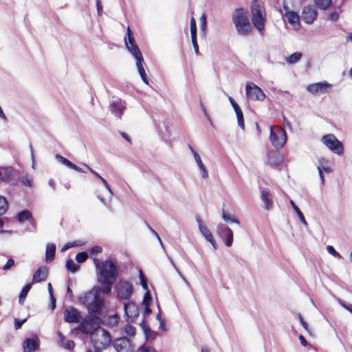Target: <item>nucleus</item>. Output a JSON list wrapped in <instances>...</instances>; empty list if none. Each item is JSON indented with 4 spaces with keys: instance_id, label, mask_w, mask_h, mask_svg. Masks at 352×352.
I'll list each match as a JSON object with an SVG mask.
<instances>
[{
    "instance_id": "nucleus-1",
    "label": "nucleus",
    "mask_w": 352,
    "mask_h": 352,
    "mask_svg": "<svg viewBox=\"0 0 352 352\" xmlns=\"http://www.w3.org/2000/svg\"><path fill=\"white\" fill-rule=\"evenodd\" d=\"M94 263L96 268L98 280L101 285V292L109 294L118 275L116 265L110 260L100 261L97 258H94Z\"/></svg>"
},
{
    "instance_id": "nucleus-2",
    "label": "nucleus",
    "mask_w": 352,
    "mask_h": 352,
    "mask_svg": "<svg viewBox=\"0 0 352 352\" xmlns=\"http://www.w3.org/2000/svg\"><path fill=\"white\" fill-rule=\"evenodd\" d=\"M100 287H94L78 297L79 302L87 309L88 314L100 315L104 308L103 298L100 296Z\"/></svg>"
},
{
    "instance_id": "nucleus-3",
    "label": "nucleus",
    "mask_w": 352,
    "mask_h": 352,
    "mask_svg": "<svg viewBox=\"0 0 352 352\" xmlns=\"http://www.w3.org/2000/svg\"><path fill=\"white\" fill-rule=\"evenodd\" d=\"M232 18L236 32L240 36H245L250 33L252 28L249 21L247 10L243 8L235 9Z\"/></svg>"
},
{
    "instance_id": "nucleus-4",
    "label": "nucleus",
    "mask_w": 352,
    "mask_h": 352,
    "mask_svg": "<svg viewBox=\"0 0 352 352\" xmlns=\"http://www.w3.org/2000/svg\"><path fill=\"white\" fill-rule=\"evenodd\" d=\"M251 13L252 24L263 35L265 23V10L263 3L258 0H253L251 3Z\"/></svg>"
},
{
    "instance_id": "nucleus-5",
    "label": "nucleus",
    "mask_w": 352,
    "mask_h": 352,
    "mask_svg": "<svg viewBox=\"0 0 352 352\" xmlns=\"http://www.w3.org/2000/svg\"><path fill=\"white\" fill-rule=\"evenodd\" d=\"M102 323L101 318L96 315L89 314L82 318L77 329L84 334H94Z\"/></svg>"
},
{
    "instance_id": "nucleus-6",
    "label": "nucleus",
    "mask_w": 352,
    "mask_h": 352,
    "mask_svg": "<svg viewBox=\"0 0 352 352\" xmlns=\"http://www.w3.org/2000/svg\"><path fill=\"white\" fill-rule=\"evenodd\" d=\"M270 141L276 149L282 148L287 142V133L285 130L280 126H271Z\"/></svg>"
},
{
    "instance_id": "nucleus-7",
    "label": "nucleus",
    "mask_w": 352,
    "mask_h": 352,
    "mask_svg": "<svg viewBox=\"0 0 352 352\" xmlns=\"http://www.w3.org/2000/svg\"><path fill=\"white\" fill-rule=\"evenodd\" d=\"M91 342L94 348L105 349L111 342V336L106 329H101L98 333L92 337Z\"/></svg>"
},
{
    "instance_id": "nucleus-8",
    "label": "nucleus",
    "mask_w": 352,
    "mask_h": 352,
    "mask_svg": "<svg viewBox=\"0 0 352 352\" xmlns=\"http://www.w3.org/2000/svg\"><path fill=\"white\" fill-rule=\"evenodd\" d=\"M322 142L331 151L338 155L343 153L342 144L333 134L325 135L322 138Z\"/></svg>"
},
{
    "instance_id": "nucleus-9",
    "label": "nucleus",
    "mask_w": 352,
    "mask_h": 352,
    "mask_svg": "<svg viewBox=\"0 0 352 352\" xmlns=\"http://www.w3.org/2000/svg\"><path fill=\"white\" fill-rule=\"evenodd\" d=\"M245 92L247 98L253 101H263L266 97L263 90L252 82H247Z\"/></svg>"
},
{
    "instance_id": "nucleus-10",
    "label": "nucleus",
    "mask_w": 352,
    "mask_h": 352,
    "mask_svg": "<svg viewBox=\"0 0 352 352\" xmlns=\"http://www.w3.org/2000/svg\"><path fill=\"white\" fill-rule=\"evenodd\" d=\"M133 285L126 280L120 281L116 286L117 296L119 299L128 300L133 294Z\"/></svg>"
},
{
    "instance_id": "nucleus-11",
    "label": "nucleus",
    "mask_w": 352,
    "mask_h": 352,
    "mask_svg": "<svg viewBox=\"0 0 352 352\" xmlns=\"http://www.w3.org/2000/svg\"><path fill=\"white\" fill-rule=\"evenodd\" d=\"M332 89V85L327 81L312 83L307 87V90L313 95L327 94Z\"/></svg>"
},
{
    "instance_id": "nucleus-12",
    "label": "nucleus",
    "mask_w": 352,
    "mask_h": 352,
    "mask_svg": "<svg viewBox=\"0 0 352 352\" xmlns=\"http://www.w3.org/2000/svg\"><path fill=\"white\" fill-rule=\"evenodd\" d=\"M217 234L225 241L227 247H230L233 243V232L226 225L219 223L217 227Z\"/></svg>"
},
{
    "instance_id": "nucleus-13",
    "label": "nucleus",
    "mask_w": 352,
    "mask_h": 352,
    "mask_svg": "<svg viewBox=\"0 0 352 352\" xmlns=\"http://www.w3.org/2000/svg\"><path fill=\"white\" fill-rule=\"evenodd\" d=\"M302 20L307 24H312L318 17L317 8L313 5L304 7L301 14Z\"/></svg>"
},
{
    "instance_id": "nucleus-14",
    "label": "nucleus",
    "mask_w": 352,
    "mask_h": 352,
    "mask_svg": "<svg viewBox=\"0 0 352 352\" xmlns=\"http://www.w3.org/2000/svg\"><path fill=\"white\" fill-rule=\"evenodd\" d=\"M63 318L66 322L78 323L82 319V315L78 309L69 307L64 310Z\"/></svg>"
},
{
    "instance_id": "nucleus-15",
    "label": "nucleus",
    "mask_w": 352,
    "mask_h": 352,
    "mask_svg": "<svg viewBox=\"0 0 352 352\" xmlns=\"http://www.w3.org/2000/svg\"><path fill=\"white\" fill-rule=\"evenodd\" d=\"M113 345L117 352H133V349L129 338L122 337L116 339Z\"/></svg>"
},
{
    "instance_id": "nucleus-16",
    "label": "nucleus",
    "mask_w": 352,
    "mask_h": 352,
    "mask_svg": "<svg viewBox=\"0 0 352 352\" xmlns=\"http://www.w3.org/2000/svg\"><path fill=\"white\" fill-rule=\"evenodd\" d=\"M124 309L127 321H134L139 315V308L138 305L131 301L124 303Z\"/></svg>"
},
{
    "instance_id": "nucleus-17",
    "label": "nucleus",
    "mask_w": 352,
    "mask_h": 352,
    "mask_svg": "<svg viewBox=\"0 0 352 352\" xmlns=\"http://www.w3.org/2000/svg\"><path fill=\"white\" fill-rule=\"evenodd\" d=\"M196 221L198 225L199 230L205 239L208 241L215 250L217 248V244L214 239L213 235L208 227L203 223L202 220L199 217H196Z\"/></svg>"
},
{
    "instance_id": "nucleus-18",
    "label": "nucleus",
    "mask_w": 352,
    "mask_h": 352,
    "mask_svg": "<svg viewBox=\"0 0 352 352\" xmlns=\"http://www.w3.org/2000/svg\"><path fill=\"white\" fill-rule=\"evenodd\" d=\"M125 109V102L119 98L113 101L109 105L111 112L118 118H121Z\"/></svg>"
},
{
    "instance_id": "nucleus-19",
    "label": "nucleus",
    "mask_w": 352,
    "mask_h": 352,
    "mask_svg": "<svg viewBox=\"0 0 352 352\" xmlns=\"http://www.w3.org/2000/svg\"><path fill=\"white\" fill-rule=\"evenodd\" d=\"M188 148H189L190 152L192 153V154L194 157V159L199 167V169L201 172V177L204 179L208 178V170H207L205 165L202 162V160H201L199 155L195 151V150L193 148V147L190 144H188Z\"/></svg>"
},
{
    "instance_id": "nucleus-20",
    "label": "nucleus",
    "mask_w": 352,
    "mask_h": 352,
    "mask_svg": "<svg viewBox=\"0 0 352 352\" xmlns=\"http://www.w3.org/2000/svg\"><path fill=\"white\" fill-rule=\"evenodd\" d=\"M40 342L38 338H26L23 344L24 352H34L38 349Z\"/></svg>"
},
{
    "instance_id": "nucleus-21",
    "label": "nucleus",
    "mask_w": 352,
    "mask_h": 352,
    "mask_svg": "<svg viewBox=\"0 0 352 352\" xmlns=\"http://www.w3.org/2000/svg\"><path fill=\"white\" fill-rule=\"evenodd\" d=\"M268 162L271 166H277L283 162V156L277 151H270L267 154Z\"/></svg>"
},
{
    "instance_id": "nucleus-22",
    "label": "nucleus",
    "mask_w": 352,
    "mask_h": 352,
    "mask_svg": "<svg viewBox=\"0 0 352 352\" xmlns=\"http://www.w3.org/2000/svg\"><path fill=\"white\" fill-rule=\"evenodd\" d=\"M190 34H191V41L193 45V48L195 50V52L198 54L199 52V46L197 41V26L196 21L195 19L192 17L190 19Z\"/></svg>"
},
{
    "instance_id": "nucleus-23",
    "label": "nucleus",
    "mask_w": 352,
    "mask_h": 352,
    "mask_svg": "<svg viewBox=\"0 0 352 352\" xmlns=\"http://www.w3.org/2000/svg\"><path fill=\"white\" fill-rule=\"evenodd\" d=\"M261 199L265 204L267 210H270L273 204L272 195L268 189H264L261 192Z\"/></svg>"
},
{
    "instance_id": "nucleus-24",
    "label": "nucleus",
    "mask_w": 352,
    "mask_h": 352,
    "mask_svg": "<svg viewBox=\"0 0 352 352\" xmlns=\"http://www.w3.org/2000/svg\"><path fill=\"white\" fill-rule=\"evenodd\" d=\"M126 48L135 58L136 64L144 63V58L137 44L129 45Z\"/></svg>"
},
{
    "instance_id": "nucleus-25",
    "label": "nucleus",
    "mask_w": 352,
    "mask_h": 352,
    "mask_svg": "<svg viewBox=\"0 0 352 352\" xmlns=\"http://www.w3.org/2000/svg\"><path fill=\"white\" fill-rule=\"evenodd\" d=\"M285 16L291 25L294 27L300 26V17L297 12L294 11H286Z\"/></svg>"
},
{
    "instance_id": "nucleus-26",
    "label": "nucleus",
    "mask_w": 352,
    "mask_h": 352,
    "mask_svg": "<svg viewBox=\"0 0 352 352\" xmlns=\"http://www.w3.org/2000/svg\"><path fill=\"white\" fill-rule=\"evenodd\" d=\"M163 126L165 130L164 131L162 129L160 124L157 125V128L158 129L159 134L163 141H164L165 142H169L170 138V132L168 130V126L165 122H163Z\"/></svg>"
},
{
    "instance_id": "nucleus-27",
    "label": "nucleus",
    "mask_w": 352,
    "mask_h": 352,
    "mask_svg": "<svg viewBox=\"0 0 352 352\" xmlns=\"http://www.w3.org/2000/svg\"><path fill=\"white\" fill-rule=\"evenodd\" d=\"M56 253V245L54 243H49L46 246L45 250V260L47 263H51Z\"/></svg>"
},
{
    "instance_id": "nucleus-28",
    "label": "nucleus",
    "mask_w": 352,
    "mask_h": 352,
    "mask_svg": "<svg viewBox=\"0 0 352 352\" xmlns=\"http://www.w3.org/2000/svg\"><path fill=\"white\" fill-rule=\"evenodd\" d=\"M57 335L58 337L60 344L68 350H72L75 346V343L73 340H66L63 334L58 331Z\"/></svg>"
},
{
    "instance_id": "nucleus-29",
    "label": "nucleus",
    "mask_w": 352,
    "mask_h": 352,
    "mask_svg": "<svg viewBox=\"0 0 352 352\" xmlns=\"http://www.w3.org/2000/svg\"><path fill=\"white\" fill-rule=\"evenodd\" d=\"M47 274L45 270H42L41 268L38 269L34 274L32 278V283H36L45 280L46 279Z\"/></svg>"
},
{
    "instance_id": "nucleus-30",
    "label": "nucleus",
    "mask_w": 352,
    "mask_h": 352,
    "mask_svg": "<svg viewBox=\"0 0 352 352\" xmlns=\"http://www.w3.org/2000/svg\"><path fill=\"white\" fill-rule=\"evenodd\" d=\"M314 2L316 7L322 10H328L332 4V0H314Z\"/></svg>"
},
{
    "instance_id": "nucleus-31",
    "label": "nucleus",
    "mask_w": 352,
    "mask_h": 352,
    "mask_svg": "<svg viewBox=\"0 0 352 352\" xmlns=\"http://www.w3.org/2000/svg\"><path fill=\"white\" fill-rule=\"evenodd\" d=\"M32 217V213L28 210H24L17 214L16 219L19 223H22L25 221L30 220Z\"/></svg>"
},
{
    "instance_id": "nucleus-32",
    "label": "nucleus",
    "mask_w": 352,
    "mask_h": 352,
    "mask_svg": "<svg viewBox=\"0 0 352 352\" xmlns=\"http://www.w3.org/2000/svg\"><path fill=\"white\" fill-rule=\"evenodd\" d=\"M290 204L292 207V208L294 209V210L296 212V213L297 214L300 221H301V223L305 225V226H307V222L304 217V214L303 213L300 211V210L299 209V208L296 206V204L294 203V201L293 200H290Z\"/></svg>"
},
{
    "instance_id": "nucleus-33",
    "label": "nucleus",
    "mask_w": 352,
    "mask_h": 352,
    "mask_svg": "<svg viewBox=\"0 0 352 352\" xmlns=\"http://www.w3.org/2000/svg\"><path fill=\"white\" fill-rule=\"evenodd\" d=\"M31 287H32V284H27L22 288L20 295H19V302L20 304H21V305L23 304L24 300H25L29 291L30 290Z\"/></svg>"
},
{
    "instance_id": "nucleus-34",
    "label": "nucleus",
    "mask_w": 352,
    "mask_h": 352,
    "mask_svg": "<svg viewBox=\"0 0 352 352\" xmlns=\"http://www.w3.org/2000/svg\"><path fill=\"white\" fill-rule=\"evenodd\" d=\"M319 166L321 168L322 170H323L327 173H329L332 171V168L331 166V162L324 158H320L319 160Z\"/></svg>"
},
{
    "instance_id": "nucleus-35",
    "label": "nucleus",
    "mask_w": 352,
    "mask_h": 352,
    "mask_svg": "<svg viewBox=\"0 0 352 352\" xmlns=\"http://www.w3.org/2000/svg\"><path fill=\"white\" fill-rule=\"evenodd\" d=\"M126 36H127V38H124L125 45L126 47L136 44L135 39H134L133 34L129 26L127 28Z\"/></svg>"
},
{
    "instance_id": "nucleus-36",
    "label": "nucleus",
    "mask_w": 352,
    "mask_h": 352,
    "mask_svg": "<svg viewBox=\"0 0 352 352\" xmlns=\"http://www.w3.org/2000/svg\"><path fill=\"white\" fill-rule=\"evenodd\" d=\"M136 66H137V68H138V73L142 80V81L146 84V85H148V80L146 77V72L144 70V68L143 67V63H138V64H136Z\"/></svg>"
},
{
    "instance_id": "nucleus-37",
    "label": "nucleus",
    "mask_w": 352,
    "mask_h": 352,
    "mask_svg": "<svg viewBox=\"0 0 352 352\" xmlns=\"http://www.w3.org/2000/svg\"><path fill=\"white\" fill-rule=\"evenodd\" d=\"M342 12L341 8L338 7L337 10L329 12L327 15V19L329 21L336 22L339 19L340 14Z\"/></svg>"
},
{
    "instance_id": "nucleus-38",
    "label": "nucleus",
    "mask_w": 352,
    "mask_h": 352,
    "mask_svg": "<svg viewBox=\"0 0 352 352\" xmlns=\"http://www.w3.org/2000/svg\"><path fill=\"white\" fill-rule=\"evenodd\" d=\"M123 333L129 337V338H133L135 336V333H136V329L135 328L131 325V324H127L126 325L124 328H123Z\"/></svg>"
},
{
    "instance_id": "nucleus-39",
    "label": "nucleus",
    "mask_w": 352,
    "mask_h": 352,
    "mask_svg": "<svg viewBox=\"0 0 352 352\" xmlns=\"http://www.w3.org/2000/svg\"><path fill=\"white\" fill-rule=\"evenodd\" d=\"M119 317L117 315L109 316L106 320V325L109 327H114L118 325Z\"/></svg>"
},
{
    "instance_id": "nucleus-40",
    "label": "nucleus",
    "mask_w": 352,
    "mask_h": 352,
    "mask_svg": "<svg viewBox=\"0 0 352 352\" xmlns=\"http://www.w3.org/2000/svg\"><path fill=\"white\" fill-rule=\"evenodd\" d=\"M66 268L68 271L75 273L79 270L80 267L72 259H68L66 261Z\"/></svg>"
},
{
    "instance_id": "nucleus-41",
    "label": "nucleus",
    "mask_w": 352,
    "mask_h": 352,
    "mask_svg": "<svg viewBox=\"0 0 352 352\" xmlns=\"http://www.w3.org/2000/svg\"><path fill=\"white\" fill-rule=\"evenodd\" d=\"M302 57V54L300 52H295L287 58L286 61L289 64H294L298 63Z\"/></svg>"
},
{
    "instance_id": "nucleus-42",
    "label": "nucleus",
    "mask_w": 352,
    "mask_h": 352,
    "mask_svg": "<svg viewBox=\"0 0 352 352\" xmlns=\"http://www.w3.org/2000/svg\"><path fill=\"white\" fill-rule=\"evenodd\" d=\"M8 209V201L3 196H0V216L6 212Z\"/></svg>"
},
{
    "instance_id": "nucleus-43",
    "label": "nucleus",
    "mask_w": 352,
    "mask_h": 352,
    "mask_svg": "<svg viewBox=\"0 0 352 352\" xmlns=\"http://www.w3.org/2000/svg\"><path fill=\"white\" fill-rule=\"evenodd\" d=\"M235 113H236V118H237V122H238V124L239 126L241 128V129H244V120H243V112L241 109L240 107L239 108H236L235 110H234Z\"/></svg>"
},
{
    "instance_id": "nucleus-44",
    "label": "nucleus",
    "mask_w": 352,
    "mask_h": 352,
    "mask_svg": "<svg viewBox=\"0 0 352 352\" xmlns=\"http://www.w3.org/2000/svg\"><path fill=\"white\" fill-rule=\"evenodd\" d=\"M11 175V170L9 168H0V180H7Z\"/></svg>"
},
{
    "instance_id": "nucleus-45",
    "label": "nucleus",
    "mask_w": 352,
    "mask_h": 352,
    "mask_svg": "<svg viewBox=\"0 0 352 352\" xmlns=\"http://www.w3.org/2000/svg\"><path fill=\"white\" fill-rule=\"evenodd\" d=\"M222 219L226 222L230 221L239 225V221L234 217V216L227 214L224 210L222 211Z\"/></svg>"
},
{
    "instance_id": "nucleus-46",
    "label": "nucleus",
    "mask_w": 352,
    "mask_h": 352,
    "mask_svg": "<svg viewBox=\"0 0 352 352\" xmlns=\"http://www.w3.org/2000/svg\"><path fill=\"white\" fill-rule=\"evenodd\" d=\"M55 158L56 160L60 162V164H63L64 166L69 168L70 165L72 164V162H70L69 160L65 158V157L62 156L60 154H56L55 155Z\"/></svg>"
},
{
    "instance_id": "nucleus-47",
    "label": "nucleus",
    "mask_w": 352,
    "mask_h": 352,
    "mask_svg": "<svg viewBox=\"0 0 352 352\" xmlns=\"http://www.w3.org/2000/svg\"><path fill=\"white\" fill-rule=\"evenodd\" d=\"M327 252L332 255L333 256H334L335 258H338V259H341L342 258L341 254L338 252L336 249L332 246V245H327Z\"/></svg>"
},
{
    "instance_id": "nucleus-48",
    "label": "nucleus",
    "mask_w": 352,
    "mask_h": 352,
    "mask_svg": "<svg viewBox=\"0 0 352 352\" xmlns=\"http://www.w3.org/2000/svg\"><path fill=\"white\" fill-rule=\"evenodd\" d=\"M88 258V254L86 252H81L76 255V260L78 263H84Z\"/></svg>"
},
{
    "instance_id": "nucleus-49",
    "label": "nucleus",
    "mask_w": 352,
    "mask_h": 352,
    "mask_svg": "<svg viewBox=\"0 0 352 352\" xmlns=\"http://www.w3.org/2000/svg\"><path fill=\"white\" fill-rule=\"evenodd\" d=\"M20 181L23 186L28 187H32V180L28 175L22 177Z\"/></svg>"
},
{
    "instance_id": "nucleus-50",
    "label": "nucleus",
    "mask_w": 352,
    "mask_h": 352,
    "mask_svg": "<svg viewBox=\"0 0 352 352\" xmlns=\"http://www.w3.org/2000/svg\"><path fill=\"white\" fill-rule=\"evenodd\" d=\"M168 260L170 261V263L172 264V265L173 266V267L175 268V270H176V272L178 273V274L180 276V277L182 278V280L186 283V284H188V280L186 279V278L183 276V274L181 273L180 270H179V268L176 266V265L175 264L173 258L171 257H170L169 256H168Z\"/></svg>"
},
{
    "instance_id": "nucleus-51",
    "label": "nucleus",
    "mask_w": 352,
    "mask_h": 352,
    "mask_svg": "<svg viewBox=\"0 0 352 352\" xmlns=\"http://www.w3.org/2000/svg\"><path fill=\"white\" fill-rule=\"evenodd\" d=\"M139 351L140 352H157L156 349L154 347H153L151 346L146 345V344L142 345L140 348Z\"/></svg>"
},
{
    "instance_id": "nucleus-52",
    "label": "nucleus",
    "mask_w": 352,
    "mask_h": 352,
    "mask_svg": "<svg viewBox=\"0 0 352 352\" xmlns=\"http://www.w3.org/2000/svg\"><path fill=\"white\" fill-rule=\"evenodd\" d=\"M14 264H15V262H14V259L9 258L7 261L6 263L3 267V270L5 271H8V270H10L12 267H13L14 266Z\"/></svg>"
},
{
    "instance_id": "nucleus-53",
    "label": "nucleus",
    "mask_w": 352,
    "mask_h": 352,
    "mask_svg": "<svg viewBox=\"0 0 352 352\" xmlns=\"http://www.w3.org/2000/svg\"><path fill=\"white\" fill-rule=\"evenodd\" d=\"M140 282H141V285H142V287L148 291V284H147V280L146 279V278L144 276V274L142 273V271L140 272Z\"/></svg>"
},
{
    "instance_id": "nucleus-54",
    "label": "nucleus",
    "mask_w": 352,
    "mask_h": 352,
    "mask_svg": "<svg viewBox=\"0 0 352 352\" xmlns=\"http://www.w3.org/2000/svg\"><path fill=\"white\" fill-rule=\"evenodd\" d=\"M102 248L101 246H99V245L94 246L93 248H91L89 250V252L91 255H96L98 253L102 252Z\"/></svg>"
},
{
    "instance_id": "nucleus-55",
    "label": "nucleus",
    "mask_w": 352,
    "mask_h": 352,
    "mask_svg": "<svg viewBox=\"0 0 352 352\" xmlns=\"http://www.w3.org/2000/svg\"><path fill=\"white\" fill-rule=\"evenodd\" d=\"M144 333H145L146 339H151L153 338V335L154 334V332L152 330H151L148 327H144Z\"/></svg>"
},
{
    "instance_id": "nucleus-56",
    "label": "nucleus",
    "mask_w": 352,
    "mask_h": 352,
    "mask_svg": "<svg viewBox=\"0 0 352 352\" xmlns=\"http://www.w3.org/2000/svg\"><path fill=\"white\" fill-rule=\"evenodd\" d=\"M298 319L300 320V322L301 324V325L302 326V327L307 331V332H310L309 331V326L307 324V323L303 320L302 316L299 314L298 316Z\"/></svg>"
},
{
    "instance_id": "nucleus-57",
    "label": "nucleus",
    "mask_w": 352,
    "mask_h": 352,
    "mask_svg": "<svg viewBox=\"0 0 352 352\" xmlns=\"http://www.w3.org/2000/svg\"><path fill=\"white\" fill-rule=\"evenodd\" d=\"M26 320H27L26 319H23L21 320L15 319L14 320V328L16 330L19 329L21 327V326L26 322Z\"/></svg>"
},
{
    "instance_id": "nucleus-58",
    "label": "nucleus",
    "mask_w": 352,
    "mask_h": 352,
    "mask_svg": "<svg viewBox=\"0 0 352 352\" xmlns=\"http://www.w3.org/2000/svg\"><path fill=\"white\" fill-rule=\"evenodd\" d=\"M30 153H31V159L32 161V168L34 169L35 168V158H34V149H33L32 145L31 144H30Z\"/></svg>"
},
{
    "instance_id": "nucleus-59",
    "label": "nucleus",
    "mask_w": 352,
    "mask_h": 352,
    "mask_svg": "<svg viewBox=\"0 0 352 352\" xmlns=\"http://www.w3.org/2000/svg\"><path fill=\"white\" fill-rule=\"evenodd\" d=\"M151 300V296L148 291H147L144 295L143 302L146 304V302L150 303Z\"/></svg>"
},
{
    "instance_id": "nucleus-60",
    "label": "nucleus",
    "mask_w": 352,
    "mask_h": 352,
    "mask_svg": "<svg viewBox=\"0 0 352 352\" xmlns=\"http://www.w3.org/2000/svg\"><path fill=\"white\" fill-rule=\"evenodd\" d=\"M69 168H71L72 170H76L77 172H79V173H84L85 172V171L82 170V169L80 167L76 166L74 163H72V164L69 166Z\"/></svg>"
},
{
    "instance_id": "nucleus-61",
    "label": "nucleus",
    "mask_w": 352,
    "mask_h": 352,
    "mask_svg": "<svg viewBox=\"0 0 352 352\" xmlns=\"http://www.w3.org/2000/svg\"><path fill=\"white\" fill-rule=\"evenodd\" d=\"M228 99H229V101H230L231 105L232 106L234 110H235L236 108L240 107L239 106V104L236 102V101L232 97L230 96L228 98Z\"/></svg>"
},
{
    "instance_id": "nucleus-62",
    "label": "nucleus",
    "mask_w": 352,
    "mask_h": 352,
    "mask_svg": "<svg viewBox=\"0 0 352 352\" xmlns=\"http://www.w3.org/2000/svg\"><path fill=\"white\" fill-rule=\"evenodd\" d=\"M144 314L146 315L151 314L152 311L150 309L148 302H146V304H144Z\"/></svg>"
},
{
    "instance_id": "nucleus-63",
    "label": "nucleus",
    "mask_w": 352,
    "mask_h": 352,
    "mask_svg": "<svg viewBox=\"0 0 352 352\" xmlns=\"http://www.w3.org/2000/svg\"><path fill=\"white\" fill-rule=\"evenodd\" d=\"M96 7L98 14L101 15L102 12V6L99 0H97L96 1Z\"/></svg>"
},
{
    "instance_id": "nucleus-64",
    "label": "nucleus",
    "mask_w": 352,
    "mask_h": 352,
    "mask_svg": "<svg viewBox=\"0 0 352 352\" xmlns=\"http://www.w3.org/2000/svg\"><path fill=\"white\" fill-rule=\"evenodd\" d=\"M201 28L203 30H204L205 28H206V15L204 14L201 18Z\"/></svg>"
}]
</instances>
